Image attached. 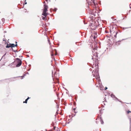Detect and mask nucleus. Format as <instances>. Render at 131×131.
Instances as JSON below:
<instances>
[{"instance_id": "obj_24", "label": "nucleus", "mask_w": 131, "mask_h": 131, "mask_svg": "<svg viewBox=\"0 0 131 131\" xmlns=\"http://www.w3.org/2000/svg\"><path fill=\"white\" fill-rule=\"evenodd\" d=\"M54 51H55V52H56V53L57 52V50H56V49H54Z\"/></svg>"}, {"instance_id": "obj_17", "label": "nucleus", "mask_w": 131, "mask_h": 131, "mask_svg": "<svg viewBox=\"0 0 131 131\" xmlns=\"http://www.w3.org/2000/svg\"><path fill=\"white\" fill-rule=\"evenodd\" d=\"M6 53L5 54H4L3 56V57H2V58L1 59H2V58L4 57L6 55Z\"/></svg>"}, {"instance_id": "obj_23", "label": "nucleus", "mask_w": 131, "mask_h": 131, "mask_svg": "<svg viewBox=\"0 0 131 131\" xmlns=\"http://www.w3.org/2000/svg\"><path fill=\"white\" fill-rule=\"evenodd\" d=\"M51 56H54V54L53 53H52L51 54Z\"/></svg>"}, {"instance_id": "obj_47", "label": "nucleus", "mask_w": 131, "mask_h": 131, "mask_svg": "<svg viewBox=\"0 0 131 131\" xmlns=\"http://www.w3.org/2000/svg\"><path fill=\"white\" fill-rule=\"evenodd\" d=\"M118 101H119V102H121V101H119V100H118Z\"/></svg>"}, {"instance_id": "obj_32", "label": "nucleus", "mask_w": 131, "mask_h": 131, "mask_svg": "<svg viewBox=\"0 0 131 131\" xmlns=\"http://www.w3.org/2000/svg\"><path fill=\"white\" fill-rule=\"evenodd\" d=\"M48 42H49L50 40H49V39H48Z\"/></svg>"}, {"instance_id": "obj_54", "label": "nucleus", "mask_w": 131, "mask_h": 131, "mask_svg": "<svg viewBox=\"0 0 131 131\" xmlns=\"http://www.w3.org/2000/svg\"><path fill=\"white\" fill-rule=\"evenodd\" d=\"M110 32H111V30H110Z\"/></svg>"}, {"instance_id": "obj_28", "label": "nucleus", "mask_w": 131, "mask_h": 131, "mask_svg": "<svg viewBox=\"0 0 131 131\" xmlns=\"http://www.w3.org/2000/svg\"><path fill=\"white\" fill-rule=\"evenodd\" d=\"M76 108H74L73 110H74V111H75L76 110Z\"/></svg>"}, {"instance_id": "obj_43", "label": "nucleus", "mask_w": 131, "mask_h": 131, "mask_svg": "<svg viewBox=\"0 0 131 131\" xmlns=\"http://www.w3.org/2000/svg\"><path fill=\"white\" fill-rule=\"evenodd\" d=\"M30 70V69H28V70H27V71H29Z\"/></svg>"}, {"instance_id": "obj_13", "label": "nucleus", "mask_w": 131, "mask_h": 131, "mask_svg": "<svg viewBox=\"0 0 131 131\" xmlns=\"http://www.w3.org/2000/svg\"><path fill=\"white\" fill-rule=\"evenodd\" d=\"M130 28V27H123V29L124 30L125 29H127V28Z\"/></svg>"}, {"instance_id": "obj_11", "label": "nucleus", "mask_w": 131, "mask_h": 131, "mask_svg": "<svg viewBox=\"0 0 131 131\" xmlns=\"http://www.w3.org/2000/svg\"><path fill=\"white\" fill-rule=\"evenodd\" d=\"M113 100L115 101H116V100L118 101V99L116 97H115L114 98V99H113Z\"/></svg>"}, {"instance_id": "obj_22", "label": "nucleus", "mask_w": 131, "mask_h": 131, "mask_svg": "<svg viewBox=\"0 0 131 131\" xmlns=\"http://www.w3.org/2000/svg\"><path fill=\"white\" fill-rule=\"evenodd\" d=\"M14 51L15 52H18V51H17V50H14Z\"/></svg>"}, {"instance_id": "obj_1", "label": "nucleus", "mask_w": 131, "mask_h": 131, "mask_svg": "<svg viewBox=\"0 0 131 131\" xmlns=\"http://www.w3.org/2000/svg\"><path fill=\"white\" fill-rule=\"evenodd\" d=\"M16 60L17 63V64L16 65V67H19L21 65L22 63V61L21 60L18 58H16Z\"/></svg>"}, {"instance_id": "obj_41", "label": "nucleus", "mask_w": 131, "mask_h": 131, "mask_svg": "<svg viewBox=\"0 0 131 131\" xmlns=\"http://www.w3.org/2000/svg\"><path fill=\"white\" fill-rule=\"evenodd\" d=\"M26 73H25V74H24V77L26 75Z\"/></svg>"}, {"instance_id": "obj_46", "label": "nucleus", "mask_w": 131, "mask_h": 131, "mask_svg": "<svg viewBox=\"0 0 131 131\" xmlns=\"http://www.w3.org/2000/svg\"><path fill=\"white\" fill-rule=\"evenodd\" d=\"M6 31H4V33H6Z\"/></svg>"}, {"instance_id": "obj_59", "label": "nucleus", "mask_w": 131, "mask_h": 131, "mask_svg": "<svg viewBox=\"0 0 131 131\" xmlns=\"http://www.w3.org/2000/svg\"><path fill=\"white\" fill-rule=\"evenodd\" d=\"M46 131H47V129H46Z\"/></svg>"}, {"instance_id": "obj_64", "label": "nucleus", "mask_w": 131, "mask_h": 131, "mask_svg": "<svg viewBox=\"0 0 131 131\" xmlns=\"http://www.w3.org/2000/svg\"><path fill=\"white\" fill-rule=\"evenodd\" d=\"M1 60H0V61H1Z\"/></svg>"}, {"instance_id": "obj_29", "label": "nucleus", "mask_w": 131, "mask_h": 131, "mask_svg": "<svg viewBox=\"0 0 131 131\" xmlns=\"http://www.w3.org/2000/svg\"><path fill=\"white\" fill-rule=\"evenodd\" d=\"M107 89V87H105V90H106Z\"/></svg>"}, {"instance_id": "obj_33", "label": "nucleus", "mask_w": 131, "mask_h": 131, "mask_svg": "<svg viewBox=\"0 0 131 131\" xmlns=\"http://www.w3.org/2000/svg\"><path fill=\"white\" fill-rule=\"evenodd\" d=\"M58 111V110L57 111V112H56V113H57V115L58 114V113L57 112V111Z\"/></svg>"}, {"instance_id": "obj_56", "label": "nucleus", "mask_w": 131, "mask_h": 131, "mask_svg": "<svg viewBox=\"0 0 131 131\" xmlns=\"http://www.w3.org/2000/svg\"><path fill=\"white\" fill-rule=\"evenodd\" d=\"M66 93H67V94H68V92H66Z\"/></svg>"}, {"instance_id": "obj_45", "label": "nucleus", "mask_w": 131, "mask_h": 131, "mask_svg": "<svg viewBox=\"0 0 131 131\" xmlns=\"http://www.w3.org/2000/svg\"><path fill=\"white\" fill-rule=\"evenodd\" d=\"M26 74H29V73L28 72H27V73H26Z\"/></svg>"}, {"instance_id": "obj_12", "label": "nucleus", "mask_w": 131, "mask_h": 131, "mask_svg": "<svg viewBox=\"0 0 131 131\" xmlns=\"http://www.w3.org/2000/svg\"><path fill=\"white\" fill-rule=\"evenodd\" d=\"M2 22H4L5 21V19L4 18H2Z\"/></svg>"}, {"instance_id": "obj_55", "label": "nucleus", "mask_w": 131, "mask_h": 131, "mask_svg": "<svg viewBox=\"0 0 131 131\" xmlns=\"http://www.w3.org/2000/svg\"><path fill=\"white\" fill-rule=\"evenodd\" d=\"M23 57V56H21V57Z\"/></svg>"}, {"instance_id": "obj_5", "label": "nucleus", "mask_w": 131, "mask_h": 131, "mask_svg": "<svg viewBox=\"0 0 131 131\" xmlns=\"http://www.w3.org/2000/svg\"><path fill=\"white\" fill-rule=\"evenodd\" d=\"M9 44L10 45V47L12 48L13 47H15V44L14 43H9Z\"/></svg>"}, {"instance_id": "obj_6", "label": "nucleus", "mask_w": 131, "mask_h": 131, "mask_svg": "<svg viewBox=\"0 0 131 131\" xmlns=\"http://www.w3.org/2000/svg\"><path fill=\"white\" fill-rule=\"evenodd\" d=\"M100 121L101 122V124H103L104 123V122L102 118H101V117L100 118Z\"/></svg>"}, {"instance_id": "obj_19", "label": "nucleus", "mask_w": 131, "mask_h": 131, "mask_svg": "<svg viewBox=\"0 0 131 131\" xmlns=\"http://www.w3.org/2000/svg\"><path fill=\"white\" fill-rule=\"evenodd\" d=\"M105 32L106 33H108V31L107 30H105Z\"/></svg>"}, {"instance_id": "obj_34", "label": "nucleus", "mask_w": 131, "mask_h": 131, "mask_svg": "<svg viewBox=\"0 0 131 131\" xmlns=\"http://www.w3.org/2000/svg\"><path fill=\"white\" fill-rule=\"evenodd\" d=\"M27 57H29V55H27Z\"/></svg>"}, {"instance_id": "obj_37", "label": "nucleus", "mask_w": 131, "mask_h": 131, "mask_svg": "<svg viewBox=\"0 0 131 131\" xmlns=\"http://www.w3.org/2000/svg\"><path fill=\"white\" fill-rule=\"evenodd\" d=\"M12 48V51H14V50L13 49V48Z\"/></svg>"}, {"instance_id": "obj_16", "label": "nucleus", "mask_w": 131, "mask_h": 131, "mask_svg": "<svg viewBox=\"0 0 131 131\" xmlns=\"http://www.w3.org/2000/svg\"><path fill=\"white\" fill-rule=\"evenodd\" d=\"M57 11V8H55L54 9V11L56 12Z\"/></svg>"}, {"instance_id": "obj_31", "label": "nucleus", "mask_w": 131, "mask_h": 131, "mask_svg": "<svg viewBox=\"0 0 131 131\" xmlns=\"http://www.w3.org/2000/svg\"><path fill=\"white\" fill-rule=\"evenodd\" d=\"M20 77H22V79H23L24 77V76H20Z\"/></svg>"}, {"instance_id": "obj_4", "label": "nucleus", "mask_w": 131, "mask_h": 131, "mask_svg": "<svg viewBox=\"0 0 131 131\" xmlns=\"http://www.w3.org/2000/svg\"><path fill=\"white\" fill-rule=\"evenodd\" d=\"M53 71H52V77H53V76H54L55 77H56L57 75H58L57 74H56L57 72H56V71L54 72V74H53Z\"/></svg>"}, {"instance_id": "obj_35", "label": "nucleus", "mask_w": 131, "mask_h": 131, "mask_svg": "<svg viewBox=\"0 0 131 131\" xmlns=\"http://www.w3.org/2000/svg\"><path fill=\"white\" fill-rule=\"evenodd\" d=\"M128 38H127L126 39H123L122 40H126Z\"/></svg>"}, {"instance_id": "obj_57", "label": "nucleus", "mask_w": 131, "mask_h": 131, "mask_svg": "<svg viewBox=\"0 0 131 131\" xmlns=\"http://www.w3.org/2000/svg\"><path fill=\"white\" fill-rule=\"evenodd\" d=\"M16 78V77H14L13 78Z\"/></svg>"}, {"instance_id": "obj_25", "label": "nucleus", "mask_w": 131, "mask_h": 131, "mask_svg": "<svg viewBox=\"0 0 131 131\" xmlns=\"http://www.w3.org/2000/svg\"><path fill=\"white\" fill-rule=\"evenodd\" d=\"M98 79V80L99 81H100V77H99Z\"/></svg>"}, {"instance_id": "obj_38", "label": "nucleus", "mask_w": 131, "mask_h": 131, "mask_svg": "<svg viewBox=\"0 0 131 131\" xmlns=\"http://www.w3.org/2000/svg\"><path fill=\"white\" fill-rule=\"evenodd\" d=\"M29 67H30L31 66V64H29Z\"/></svg>"}, {"instance_id": "obj_15", "label": "nucleus", "mask_w": 131, "mask_h": 131, "mask_svg": "<svg viewBox=\"0 0 131 131\" xmlns=\"http://www.w3.org/2000/svg\"><path fill=\"white\" fill-rule=\"evenodd\" d=\"M117 32H117L116 33V34L115 35H114V37H115L116 38V35L117 33Z\"/></svg>"}, {"instance_id": "obj_7", "label": "nucleus", "mask_w": 131, "mask_h": 131, "mask_svg": "<svg viewBox=\"0 0 131 131\" xmlns=\"http://www.w3.org/2000/svg\"><path fill=\"white\" fill-rule=\"evenodd\" d=\"M10 47V45H9L7 43V46H6V48H9Z\"/></svg>"}, {"instance_id": "obj_40", "label": "nucleus", "mask_w": 131, "mask_h": 131, "mask_svg": "<svg viewBox=\"0 0 131 131\" xmlns=\"http://www.w3.org/2000/svg\"><path fill=\"white\" fill-rule=\"evenodd\" d=\"M27 4V3L26 2H25L24 4Z\"/></svg>"}, {"instance_id": "obj_3", "label": "nucleus", "mask_w": 131, "mask_h": 131, "mask_svg": "<svg viewBox=\"0 0 131 131\" xmlns=\"http://www.w3.org/2000/svg\"><path fill=\"white\" fill-rule=\"evenodd\" d=\"M42 15L45 17H46L48 15V14L46 13V12L43 11L42 14Z\"/></svg>"}, {"instance_id": "obj_30", "label": "nucleus", "mask_w": 131, "mask_h": 131, "mask_svg": "<svg viewBox=\"0 0 131 131\" xmlns=\"http://www.w3.org/2000/svg\"><path fill=\"white\" fill-rule=\"evenodd\" d=\"M30 98V97H28V98L27 99L28 100H29V99Z\"/></svg>"}, {"instance_id": "obj_21", "label": "nucleus", "mask_w": 131, "mask_h": 131, "mask_svg": "<svg viewBox=\"0 0 131 131\" xmlns=\"http://www.w3.org/2000/svg\"><path fill=\"white\" fill-rule=\"evenodd\" d=\"M129 121H130V124L131 122V118H129Z\"/></svg>"}, {"instance_id": "obj_20", "label": "nucleus", "mask_w": 131, "mask_h": 131, "mask_svg": "<svg viewBox=\"0 0 131 131\" xmlns=\"http://www.w3.org/2000/svg\"><path fill=\"white\" fill-rule=\"evenodd\" d=\"M96 56V57H98L97 54V52H96V56Z\"/></svg>"}, {"instance_id": "obj_44", "label": "nucleus", "mask_w": 131, "mask_h": 131, "mask_svg": "<svg viewBox=\"0 0 131 131\" xmlns=\"http://www.w3.org/2000/svg\"><path fill=\"white\" fill-rule=\"evenodd\" d=\"M15 42L17 44V41H15Z\"/></svg>"}, {"instance_id": "obj_63", "label": "nucleus", "mask_w": 131, "mask_h": 131, "mask_svg": "<svg viewBox=\"0 0 131 131\" xmlns=\"http://www.w3.org/2000/svg\"><path fill=\"white\" fill-rule=\"evenodd\" d=\"M1 60H0V61H1Z\"/></svg>"}, {"instance_id": "obj_52", "label": "nucleus", "mask_w": 131, "mask_h": 131, "mask_svg": "<svg viewBox=\"0 0 131 131\" xmlns=\"http://www.w3.org/2000/svg\"><path fill=\"white\" fill-rule=\"evenodd\" d=\"M21 49L20 50H19L18 51H20V50H21Z\"/></svg>"}, {"instance_id": "obj_2", "label": "nucleus", "mask_w": 131, "mask_h": 131, "mask_svg": "<svg viewBox=\"0 0 131 131\" xmlns=\"http://www.w3.org/2000/svg\"><path fill=\"white\" fill-rule=\"evenodd\" d=\"M44 8L43 10V11L47 12V9L48 7V6L45 4L44 5Z\"/></svg>"}, {"instance_id": "obj_50", "label": "nucleus", "mask_w": 131, "mask_h": 131, "mask_svg": "<svg viewBox=\"0 0 131 131\" xmlns=\"http://www.w3.org/2000/svg\"><path fill=\"white\" fill-rule=\"evenodd\" d=\"M67 124V123H66L65 124V126H66Z\"/></svg>"}, {"instance_id": "obj_39", "label": "nucleus", "mask_w": 131, "mask_h": 131, "mask_svg": "<svg viewBox=\"0 0 131 131\" xmlns=\"http://www.w3.org/2000/svg\"><path fill=\"white\" fill-rule=\"evenodd\" d=\"M56 128V127H54V129H55V128Z\"/></svg>"}, {"instance_id": "obj_58", "label": "nucleus", "mask_w": 131, "mask_h": 131, "mask_svg": "<svg viewBox=\"0 0 131 131\" xmlns=\"http://www.w3.org/2000/svg\"><path fill=\"white\" fill-rule=\"evenodd\" d=\"M130 8H131V7H130Z\"/></svg>"}, {"instance_id": "obj_51", "label": "nucleus", "mask_w": 131, "mask_h": 131, "mask_svg": "<svg viewBox=\"0 0 131 131\" xmlns=\"http://www.w3.org/2000/svg\"><path fill=\"white\" fill-rule=\"evenodd\" d=\"M118 42H121V41H120V40H119L118 41Z\"/></svg>"}, {"instance_id": "obj_8", "label": "nucleus", "mask_w": 131, "mask_h": 131, "mask_svg": "<svg viewBox=\"0 0 131 131\" xmlns=\"http://www.w3.org/2000/svg\"><path fill=\"white\" fill-rule=\"evenodd\" d=\"M46 17L45 16L44 17H42V19L43 20H47V19L46 18Z\"/></svg>"}, {"instance_id": "obj_26", "label": "nucleus", "mask_w": 131, "mask_h": 131, "mask_svg": "<svg viewBox=\"0 0 131 131\" xmlns=\"http://www.w3.org/2000/svg\"><path fill=\"white\" fill-rule=\"evenodd\" d=\"M96 38V37L95 36H94V37H93V39H95Z\"/></svg>"}, {"instance_id": "obj_62", "label": "nucleus", "mask_w": 131, "mask_h": 131, "mask_svg": "<svg viewBox=\"0 0 131 131\" xmlns=\"http://www.w3.org/2000/svg\"><path fill=\"white\" fill-rule=\"evenodd\" d=\"M130 28H131V27H130Z\"/></svg>"}, {"instance_id": "obj_14", "label": "nucleus", "mask_w": 131, "mask_h": 131, "mask_svg": "<svg viewBox=\"0 0 131 131\" xmlns=\"http://www.w3.org/2000/svg\"><path fill=\"white\" fill-rule=\"evenodd\" d=\"M95 0H93V1H92V2L95 5Z\"/></svg>"}, {"instance_id": "obj_10", "label": "nucleus", "mask_w": 131, "mask_h": 131, "mask_svg": "<svg viewBox=\"0 0 131 131\" xmlns=\"http://www.w3.org/2000/svg\"><path fill=\"white\" fill-rule=\"evenodd\" d=\"M28 100L26 99L25 100V101H24L23 103H27V102Z\"/></svg>"}, {"instance_id": "obj_48", "label": "nucleus", "mask_w": 131, "mask_h": 131, "mask_svg": "<svg viewBox=\"0 0 131 131\" xmlns=\"http://www.w3.org/2000/svg\"><path fill=\"white\" fill-rule=\"evenodd\" d=\"M69 123H70V122H69L67 123V124H68Z\"/></svg>"}, {"instance_id": "obj_42", "label": "nucleus", "mask_w": 131, "mask_h": 131, "mask_svg": "<svg viewBox=\"0 0 131 131\" xmlns=\"http://www.w3.org/2000/svg\"><path fill=\"white\" fill-rule=\"evenodd\" d=\"M77 112H76V111L74 112V113H77Z\"/></svg>"}, {"instance_id": "obj_60", "label": "nucleus", "mask_w": 131, "mask_h": 131, "mask_svg": "<svg viewBox=\"0 0 131 131\" xmlns=\"http://www.w3.org/2000/svg\"><path fill=\"white\" fill-rule=\"evenodd\" d=\"M55 55H56L57 54H56Z\"/></svg>"}, {"instance_id": "obj_49", "label": "nucleus", "mask_w": 131, "mask_h": 131, "mask_svg": "<svg viewBox=\"0 0 131 131\" xmlns=\"http://www.w3.org/2000/svg\"><path fill=\"white\" fill-rule=\"evenodd\" d=\"M75 104H76V103H74V105H75Z\"/></svg>"}, {"instance_id": "obj_27", "label": "nucleus", "mask_w": 131, "mask_h": 131, "mask_svg": "<svg viewBox=\"0 0 131 131\" xmlns=\"http://www.w3.org/2000/svg\"><path fill=\"white\" fill-rule=\"evenodd\" d=\"M17 44H16V45H15V47H17Z\"/></svg>"}, {"instance_id": "obj_53", "label": "nucleus", "mask_w": 131, "mask_h": 131, "mask_svg": "<svg viewBox=\"0 0 131 131\" xmlns=\"http://www.w3.org/2000/svg\"><path fill=\"white\" fill-rule=\"evenodd\" d=\"M75 114L74 115V116H75Z\"/></svg>"}, {"instance_id": "obj_9", "label": "nucleus", "mask_w": 131, "mask_h": 131, "mask_svg": "<svg viewBox=\"0 0 131 131\" xmlns=\"http://www.w3.org/2000/svg\"><path fill=\"white\" fill-rule=\"evenodd\" d=\"M111 96L112 97V98H113L114 97V98L115 97V95H114L113 94H111Z\"/></svg>"}, {"instance_id": "obj_18", "label": "nucleus", "mask_w": 131, "mask_h": 131, "mask_svg": "<svg viewBox=\"0 0 131 131\" xmlns=\"http://www.w3.org/2000/svg\"><path fill=\"white\" fill-rule=\"evenodd\" d=\"M130 112L131 113V112L130 111H127V114L129 113Z\"/></svg>"}, {"instance_id": "obj_36", "label": "nucleus", "mask_w": 131, "mask_h": 131, "mask_svg": "<svg viewBox=\"0 0 131 131\" xmlns=\"http://www.w3.org/2000/svg\"><path fill=\"white\" fill-rule=\"evenodd\" d=\"M3 41H6V40L5 39H3Z\"/></svg>"}, {"instance_id": "obj_61", "label": "nucleus", "mask_w": 131, "mask_h": 131, "mask_svg": "<svg viewBox=\"0 0 131 131\" xmlns=\"http://www.w3.org/2000/svg\"><path fill=\"white\" fill-rule=\"evenodd\" d=\"M25 1H26V0H25Z\"/></svg>"}]
</instances>
